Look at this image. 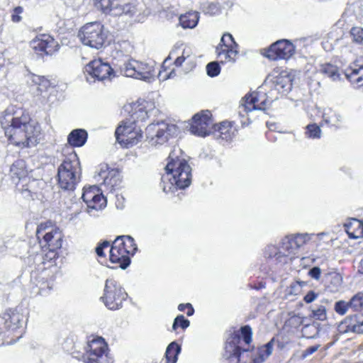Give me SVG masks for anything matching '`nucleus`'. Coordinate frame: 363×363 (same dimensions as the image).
Returning a JSON list of instances; mask_svg holds the SVG:
<instances>
[{"label":"nucleus","mask_w":363,"mask_h":363,"mask_svg":"<svg viewBox=\"0 0 363 363\" xmlns=\"http://www.w3.org/2000/svg\"><path fill=\"white\" fill-rule=\"evenodd\" d=\"M291 88V77L287 72L269 74L257 91L247 94L242 99L238 107L239 116L244 118L249 116L252 111L265 110L280 95L289 93Z\"/></svg>","instance_id":"f257e3e1"},{"label":"nucleus","mask_w":363,"mask_h":363,"mask_svg":"<svg viewBox=\"0 0 363 363\" xmlns=\"http://www.w3.org/2000/svg\"><path fill=\"white\" fill-rule=\"evenodd\" d=\"M5 135L10 143L21 147L36 145L42 138L40 125L26 113H13L7 109L0 120Z\"/></svg>","instance_id":"f03ea898"},{"label":"nucleus","mask_w":363,"mask_h":363,"mask_svg":"<svg viewBox=\"0 0 363 363\" xmlns=\"http://www.w3.org/2000/svg\"><path fill=\"white\" fill-rule=\"evenodd\" d=\"M164 170L162 177V187L165 193H174L191 184V168L180 148H174L169 153Z\"/></svg>","instance_id":"7ed1b4c3"},{"label":"nucleus","mask_w":363,"mask_h":363,"mask_svg":"<svg viewBox=\"0 0 363 363\" xmlns=\"http://www.w3.org/2000/svg\"><path fill=\"white\" fill-rule=\"evenodd\" d=\"M311 239L307 233L286 236L277 245H269L264 249V257L283 265L289 262L290 255Z\"/></svg>","instance_id":"20e7f679"},{"label":"nucleus","mask_w":363,"mask_h":363,"mask_svg":"<svg viewBox=\"0 0 363 363\" xmlns=\"http://www.w3.org/2000/svg\"><path fill=\"white\" fill-rule=\"evenodd\" d=\"M137 251L134 240L130 235L118 236L109 249V260L115 264L114 267L126 269L130 264V256Z\"/></svg>","instance_id":"39448f33"},{"label":"nucleus","mask_w":363,"mask_h":363,"mask_svg":"<svg viewBox=\"0 0 363 363\" xmlns=\"http://www.w3.org/2000/svg\"><path fill=\"white\" fill-rule=\"evenodd\" d=\"M58 184L61 189L72 191L80 179V166L77 155H71L59 166Z\"/></svg>","instance_id":"423d86ee"},{"label":"nucleus","mask_w":363,"mask_h":363,"mask_svg":"<svg viewBox=\"0 0 363 363\" xmlns=\"http://www.w3.org/2000/svg\"><path fill=\"white\" fill-rule=\"evenodd\" d=\"M78 37L84 45L99 50L104 46L107 35L101 23L91 22L81 28Z\"/></svg>","instance_id":"0eeeda50"},{"label":"nucleus","mask_w":363,"mask_h":363,"mask_svg":"<svg viewBox=\"0 0 363 363\" xmlns=\"http://www.w3.org/2000/svg\"><path fill=\"white\" fill-rule=\"evenodd\" d=\"M115 135L117 142L127 148L136 145L143 138L140 128L134 121L128 119L121 122L116 130Z\"/></svg>","instance_id":"6e6552de"},{"label":"nucleus","mask_w":363,"mask_h":363,"mask_svg":"<svg viewBox=\"0 0 363 363\" xmlns=\"http://www.w3.org/2000/svg\"><path fill=\"white\" fill-rule=\"evenodd\" d=\"M177 131V127L165 121L152 123L145 129L146 140L150 145L155 146L166 143L170 136Z\"/></svg>","instance_id":"1a4fd4ad"},{"label":"nucleus","mask_w":363,"mask_h":363,"mask_svg":"<svg viewBox=\"0 0 363 363\" xmlns=\"http://www.w3.org/2000/svg\"><path fill=\"white\" fill-rule=\"evenodd\" d=\"M108 350V345L103 338L94 339L87 345L82 360L85 363H113Z\"/></svg>","instance_id":"9d476101"},{"label":"nucleus","mask_w":363,"mask_h":363,"mask_svg":"<svg viewBox=\"0 0 363 363\" xmlns=\"http://www.w3.org/2000/svg\"><path fill=\"white\" fill-rule=\"evenodd\" d=\"M122 72L128 77H133L145 82H150L155 76L154 63L130 60L123 64Z\"/></svg>","instance_id":"9b49d317"},{"label":"nucleus","mask_w":363,"mask_h":363,"mask_svg":"<svg viewBox=\"0 0 363 363\" xmlns=\"http://www.w3.org/2000/svg\"><path fill=\"white\" fill-rule=\"evenodd\" d=\"M126 297L127 294L116 280L113 279H106L104 296L101 298L108 309L116 310L120 308Z\"/></svg>","instance_id":"f8f14e48"},{"label":"nucleus","mask_w":363,"mask_h":363,"mask_svg":"<svg viewBox=\"0 0 363 363\" xmlns=\"http://www.w3.org/2000/svg\"><path fill=\"white\" fill-rule=\"evenodd\" d=\"M84 74L89 83L111 79L114 76L113 69L110 65L101 59L89 62L84 68Z\"/></svg>","instance_id":"ddd939ff"},{"label":"nucleus","mask_w":363,"mask_h":363,"mask_svg":"<svg viewBox=\"0 0 363 363\" xmlns=\"http://www.w3.org/2000/svg\"><path fill=\"white\" fill-rule=\"evenodd\" d=\"M125 110L130 113V118L135 123L138 121H144L148 118L155 117L160 113V110L151 101H138L125 106Z\"/></svg>","instance_id":"4468645a"},{"label":"nucleus","mask_w":363,"mask_h":363,"mask_svg":"<svg viewBox=\"0 0 363 363\" xmlns=\"http://www.w3.org/2000/svg\"><path fill=\"white\" fill-rule=\"evenodd\" d=\"M95 6L104 13L115 16L133 15L135 12V6L126 0H95Z\"/></svg>","instance_id":"2eb2a0df"},{"label":"nucleus","mask_w":363,"mask_h":363,"mask_svg":"<svg viewBox=\"0 0 363 363\" xmlns=\"http://www.w3.org/2000/svg\"><path fill=\"white\" fill-rule=\"evenodd\" d=\"M238 44L230 33L223 35L218 46L216 48V53L220 62H234L238 54Z\"/></svg>","instance_id":"dca6fc26"},{"label":"nucleus","mask_w":363,"mask_h":363,"mask_svg":"<svg viewBox=\"0 0 363 363\" xmlns=\"http://www.w3.org/2000/svg\"><path fill=\"white\" fill-rule=\"evenodd\" d=\"M213 128H215L209 111H203L196 113L192 118L189 130L195 135L205 137L209 135Z\"/></svg>","instance_id":"f3484780"},{"label":"nucleus","mask_w":363,"mask_h":363,"mask_svg":"<svg viewBox=\"0 0 363 363\" xmlns=\"http://www.w3.org/2000/svg\"><path fill=\"white\" fill-rule=\"evenodd\" d=\"M82 199L86 203L89 213L102 210L106 206V199L96 185L84 187Z\"/></svg>","instance_id":"a211bd4d"},{"label":"nucleus","mask_w":363,"mask_h":363,"mask_svg":"<svg viewBox=\"0 0 363 363\" xmlns=\"http://www.w3.org/2000/svg\"><path fill=\"white\" fill-rule=\"evenodd\" d=\"M295 53V46L288 40H279L264 50V55L271 60H287Z\"/></svg>","instance_id":"6ab92c4d"},{"label":"nucleus","mask_w":363,"mask_h":363,"mask_svg":"<svg viewBox=\"0 0 363 363\" xmlns=\"http://www.w3.org/2000/svg\"><path fill=\"white\" fill-rule=\"evenodd\" d=\"M98 177L103 181L102 184L107 191L113 193L118 189L121 183V174L118 169H109L107 164H101L99 167Z\"/></svg>","instance_id":"aec40b11"},{"label":"nucleus","mask_w":363,"mask_h":363,"mask_svg":"<svg viewBox=\"0 0 363 363\" xmlns=\"http://www.w3.org/2000/svg\"><path fill=\"white\" fill-rule=\"evenodd\" d=\"M30 45L39 54L52 55L57 50V42L48 34H41L33 39Z\"/></svg>","instance_id":"412c9836"},{"label":"nucleus","mask_w":363,"mask_h":363,"mask_svg":"<svg viewBox=\"0 0 363 363\" xmlns=\"http://www.w3.org/2000/svg\"><path fill=\"white\" fill-rule=\"evenodd\" d=\"M346 78L357 89H363V62L357 60L345 72Z\"/></svg>","instance_id":"4be33fe9"},{"label":"nucleus","mask_w":363,"mask_h":363,"mask_svg":"<svg viewBox=\"0 0 363 363\" xmlns=\"http://www.w3.org/2000/svg\"><path fill=\"white\" fill-rule=\"evenodd\" d=\"M340 333H363V314L348 317L338 325Z\"/></svg>","instance_id":"5701e85b"},{"label":"nucleus","mask_w":363,"mask_h":363,"mask_svg":"<svg viewBox=\"0 0 363 363\" xmlns=\"http://www.w3.org/2000/svg\"><path fill=\"white\" fill-rule=\"evenodd\" d=\"M48 228H37L36 236L38 239L43 237L45 242L50 247H60L62 233L60 228L51 229L50 231L46 232Z\"/></svg>","instance_id":"b1692460"},{"label":"nucleus","mask_w":363,"mask_h":363,"mask_svg":"<svg viewBox=\"0 0 363 363\" xmlns=\"http://www.w3.org/2000/svg\"><path fill=\"white\" fill-rule=\"evenodd\" d=\"M5 320V326L8 330L16 333V339L13 341L6 342L7 345L16 342L22 335V330L18 331L21 327L22 315L18 313L12 312L6 313L4 317Z\"/></svg>","instance_id":"393cba45"},{"label":"nucleus","mask_w":363,"mask_h":363,"mask_svg":"<svg viewBox=\"0 0 363 363\" xmlns=\"http://www.w3.org/2000/svg\"><path fill=\"white\" fill-rule=\"evenodd\" d=\"M232 342H228L225 345V356L230 359L231 362H235L236 363H252L250 360L249 362L245 360V356H247V350H242L238 346H236L237 340L236 337Z\"/></svg>","instance_id":"a878e982"},{"label":"nucleus","mask_w":363,"mask_h":363,"mask_svg":"<svg viewBox=\"0 0 363 363\" xmlns=\"http://www.w3.org/2000/svg\"><path fill=\"white\" fill-rule=\"evenodd\" d=\"M28 83L36 95H42L50 86V82L47 78L33 74L28 76Z\"/></svg>","instance_id":"bb28decb"},{"label":"nucleus","mask_w":363,"mask_h":363,"mask_svg":"<svg viewBox=\"0 0 363 363\" xmlns=\"http://www.w3.org/2000/svg\"><path fill=\"white\" fill-rule=\"evenodd\" d=\"M323 121L333 127L340 128L343 122L342 116L337 111L330 107L323 108L322 111Z\"/></svg>","instance_id":"cd10ccee"},{"label":"nucleus","mask_w":363,"mask_h":363,"mask_svg":"<svg viewBox=\"0 0 363 363\" xmlns=\"http://www.w3.org/2000/svg\"><path fill=\"white\" fill-rule=\"evenodd\" d=\"M88 134L84 129L73 130L67 137L68 143L74 147H82L87 140Z\"/></svg>","instance_id":"c85d7f7f"},{"label":"nucleus","mask_w":363,"mask_h":363,"mask_svg":"<svg viewBox=\"0 0 363 363\" xmlns=\"http://www.w3.org/2000/svg\"><path fill=\"white\" fill-rule=\"evenodd\" d=\"M274 340L266 345L259 347L256 355L252 359V363H263L272 354L273 351Z\"/></svg>","instance_id":"c756f323"},{"label":"nucleus","mask_w":363,"mask_h":363,"mask_svg":"<svg viewBox=\"0 0 363 363\" xmlns=\"http://www.w3.org/2000/svg\"><path fill=\"white\" fill-rule=\"evenodd\" d=\"M199 13L196 11H189L179 16V23L183 28H194L199 21Z\"/></svg>","instance_id":"7c9ffc66"},{"label":"nucleus","mask_w":363,"mask_h":363,"mask_svg":"<svg viewBox=\"0 0 363 363\" xmlns=\"http://www.w3.org/2000/svg\"><path fill=\"white\" fill-rule=\"evenodd\" d=\"M319 72L333 81H337L340 79L338 67L333 64L326 63L321 65Z\"/></svg>","instance_id":"2f4dec72"},{"label":"nucleus","mask_w":363,"mask_h":363,"mask_svg":"<svg viewBox=\"0 0 363 363\" xmlns=\"http://www.w3.org/2000/svg\"><path fill=\"white\" fill-rule=\"evenodd\" d=\"M218 126V131L219 136L225 140H231L235 135V129L233 128L232 125L228 121H223Z\"/></svg>","instance_id":"473e14b6"},{"label":"nucleus","mask_w":363,"mask_h":363,"mask_svg":"<svg viewBox=\"0 0 363 363\" xmlns=\"http://www.w3.org/2000/svg\"><path fill=\"white\" fill-rule=\"evenodd\" d=\"M181 351L180 346L176 342L170 343L166 350V359L167 363H175L177 360V356Z\"/></svg>","instance_id":"72a5a7b5"},{"label":"nucleus","mask_w":363,"mask_h":363,"mask_svg":"<svg viewBox=\"0 0 363 363\" xmlns=\"http://www.w3.org/2000/svg\"><path fill=\"white\" fill-rule=\"evenodd\" d=\"M321 129L315 123L309 124L306 126V135L312 139H318L321 137Z\"/></svg>","instance_id":"f704fd0d"},{"label":"nucleus","mask_w":363,"mask_h":363,"mask_svg":"<svg viewBox=\"0 0 363 363\" xmlns=\"http://www.w3.org/2000/svg\"><path fill=\"white\" fill-rule=\"evenodd\" d=\"M350 307L354 311L363 309V293L359 292L350 301Z\"/></svg>","instance_id":"c9c22d12"},{"label":"nucleus","mask_w":363,"mask_h":363,"mask_svg":"<svg viewBox=\"0 0 363 363\" xmlns=\"http://www.w3.org/2000/svg\"><path fill=\"white\" fill-rule=\"evenodd\" d=\"M311 313V317L315 320L323 321L327 318V311L323 306L312 308Z\"/></svg>","instance_id":"e433bc0d"},{"label":"nucleus","mask_w":363,"mask_h":363,"mask_svg":"<svg viewBox=\"0 0 363 363\" xmlns=\"http://www.w3.org/2000/svg\"><path fill=\"white\" fill-rule=\"evenodd\" d=\"M203 12L209 15H216L220 12V7L217 4L203 2L201 5Z\"/></svg>","instance_id":"4c0bfd02"},{"label":"nucleus","mask_w":363,"mask_h":363,"mask_svg":"<svg viewBox=\"0 0 363 363\" xmlns=\"http://www.w3.org/2000/svg\"><path fill=\"white\" fill-rule=\"evenodd\" d=\"M252 329L249 325L241 328L240 335L238 336V339L242 338L244 342L249 345L252 342Z\"/></svg>","instance_id":"58836bf2"},{"label":"nucleus","mask_w":363,"mask_h":363,"mask_svg":"<svg viewBox=\"0 0 363 363\" xmlns=\"http://www.w3.org/2000/svg\"><path fill=\"white\" fill-rule=\"evenodd\" d=\"M189 320L186 319L184 315H178L174 320L172 325L173 330H176L178 327L182 328V329H186L189 326Z\"/></svg>","instance_id":"ea45409f"},{"label":"nucleus","mask_w":363,"mask_h":363,"mask_svg":"<svg viewBox=\"0 0 363 363\" xmlns=\"http://www.w3.org/2000/svg\"><path fill=\"white\" fill-rule=\"evenodd\" d=\"M350 35L352 40L357 43L363 42V28L360 27H354L350 30Z\"/></svg>","instance_id":"a19ab883"},{"label":"nucleus","mask_w":363,"mask_h":363,"mask_svg":"<svg viewBox=\"0 0 363 363\" xmlns=\"http://www.w3.org/2000/svg\"><path fill=\"white\" fill-rule=\"evenodd\" d=\"M206 72L208 76L213 77L219 74L220 67L217 62H212L207 65Z\"/></svg>","instance_id":"79ce46f5"},{"label":"nucleus","mask_w":363,"mask_h":363,"mask_svg":"<svg viewBox=\"0 0 363 363\" xmlns=\"http://www.w3.org/2000/svg\"><path fill=\"white\" fill-rule=\"evenodd\" d=\"M350 307V301L345 302L344 301H340L335 304V311L340 315H344L347 313Z\"/></svg>","instance_id":"37998d69"},{"label":"nucleus","mask_w":363,"mask_h":363,"mask_svg":"<svg viewBox=\"0 0 363 363\" xmlns=\"http://www.w3.org/2000/svg\"><path fill=\"white\" fill-rule=\"evenodd\" d=\"M345 231L350 238L357 239L363 238V228H346Z\"/></svg>","instance_id":"c03bdc74"},{"label":"nucleus","mask_w":363,"mask_h":363,"mask_svg":"<svg viewBox=\"0 0 363 363\" xmlns=\"http://www.w3.org/2000/svg\"><path fill=\"white\" fill-rule=\"evenodd\" d=\"M111 243L109 241H104L96 247L95 251L98 257H104L105 256V250H109Z\"/></svg>","instance_id":"a18cd8bd"},{"label":"nucleus","mask_w":363,"mask_h":363,"mask_svg":"<svg viewBox=\"0 0 363 363\" xmlns=\"http://www.w3.org/2000/svg\"><path fill=\"white\" fill-rule=\"evenodd\" d=\"M191 56V50L189 49L188 50H184L182 52V54L181 56H179L176 58L174 61V65L177 67H180L182 65L183 62L189 59Z\"/></svg>","instance_id":"49530a36"},{"label":"nucleus","mask_w":363,"mask_h":363,"mask_svg":"<svg viewBox=\"0 0 363 363\" xmlns=\"http://www.w3.org/2000/svg\"><path fill=\"white\" fill-rule=\"evenodd\" d=\"M363 227V219H357L354 218H348L343 224V227Z\"/></svg>","instance_id":"de8ad7c7"},{"label":"nucleus","mask_w":363,"mask_h":363,"mask_svg":"<svg viewBox=\"0 0 363 363\" xmlns=\"http://www.w3.org/2000/svg\"><path fill=\"white\" fill-rule=\"evenodd\" d=\"M301 286L300 283L295 282L292 283L290 285V287L289 289L288 294L289 295H298L301 292Z\"/></svg>","instance_id":"09e8293b"},{"label":"nucleus","mask_w":363,"mask_h":363,"mask_svg":"<svg viewBox=\"0 0 363 363\" xmlns=\"http://www.w3.org/2000/svg\"><path fill=\"white\" fill-rule=\"evenodd\" d=\"M23 8L21 6H17L13 9V13L11 15V19L13 22H19L21 20V13H23Z\"/></svg>","instance_id":"8fccbe9b"},{"label":"nucleus","mask_w":363,"mask_h":363,"mask_svg":"<svg viewBox=\"0 0 363 363\" xmlns=\"http://www.w3.org/2000/svg\"><path fill=\"white\" fill-rule=\"evenodd\" d=\"M175 76L174 70L172 69L169 73H167L166 70L160 71L158 74V77H160V80H167L169 78L173 77Z\"/></svg>","instance_id":"3c124183"},{"label":"nucleus","mask_w":363,"mask_h":363,"mask_svg":"<svg viewBox=\"0 0 363 363\" xmlns=\"http://www.w3.org/2000/svg\"><path fill=\"white\" fill-rule=\"evenodd\" d=\"M318 297V295L313 291H309L305 296L303 300L306 303H310L315 301Z\"/></svg>","instance_id":"603ef678"},{"label":"nucleus","mask_w":363,"mask_h":363,"mask_svg":"<svg viewBox=\"0 0 363 363\" xmlns=\"http://www.w3.org/2000/svg\"><path fill=\"white\" fill-rule=\"evenodd\" d=\"M320 274L321 270L318 267H313L309 272L311 277L317 280L320 278Z\"/></svg>","instance_id":"864d4df0"},{"label":"nucleus","mask_w":363,"mask_h":363,"mask_svg":"<svg viewBox=\"0 0 363 363\" xmlns=\"http://www.w3.org/2000/svg\"><path fill=\"white\" fill-rule=\"evenodd\" d=\"M318 348H319V345H313V346L308 347L304 351L303 356L306 357V356L312 354L313 353L316 352L318 350Z\"/></svg>","instance_id":"5fc2aeb1"},{"label":"nucleus","mask_w":363,"mask_h":363,"mask_svg":"<svg viewBox=\"0 0 363 363\" xmlns=\"http://www.w3.org/2000/svg\"><path fill=\"white\" fill-rule=\"evenodd\" d=\"M116 196H117V201L116 203V207L118 208H123V202L120 201V198L118 197V195H116ZM121 199L122 200H123V198L122 196H121Z\"/></svg>","instance_id":"6e6d98bb"},{"label":"nucleus","mask_w":363,"mask_h":363,"mask_svg":"<svg viewBox=\"0 0 363 363\" xmlns=\"http://www.w3.org/2000/svg\"><path fill=\"white\" fill-rule=\"evenodd\" d=\"M187 306H190V303H181L178 306V309L180 311H184L186 308H187Z\"/></svg>","instance_id":"4d7b16f0"},{"label":"nucleus","mask_w":363,"mask_h":363,"mask_svg":"<svg viewBox=\"0 0 363 363\" xmlns=\"http://www.w3.org/2000/svg\"><path fill=\"white\" fill-rule=\"evenodd\" d=\"M188 311L186 312V315L188 316H191L194 314V310L192 307V306L190 304V306H187Z\"/></svg>","instance_id":"13d9d810"},{"label":"nucleus","mask_w":363,"mask_h":363,"mask_svg":"<svg viewBox=\"0 0 363 363\" xmlns=\"http://www.w3.org/2000/svg\"><path fill=\"white\" fill-rule=\"evenodd\" d=\"M5 60L2 55V54L0 53V69L4 66Z\"/></svg>","instance_id":"bf43d9fd"},{"label":"nucleus","mask_w":363,"mask_h":363,"mask_svg":"<svg viewBox=\"0 0 363 363\" xmlns=\"http://www.w3.org/2000/svg\"><path fill=\"white\" fill-rule=\"evenodd\" d=\"M360 270L363 273V259H362L360 262Z\"/></svg>","instance_id":"052dcab7"},{"label":"nucleus","mask_w":363,"mask_h":363,"mask_svg":"<svg viewBox=\"0 0 363 363\" xmlns=\"http://www.w3.org/2000/svg\"><path fill=\"white\" fill-rule=\"evenodd\" d=\"M169 58H171V57L169 56V57H167V58L164 60V63H166V62H167V60H169Z\"/></svg>","instance_id":"680f3d73"}]
</instances>
